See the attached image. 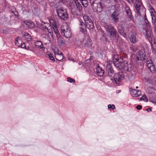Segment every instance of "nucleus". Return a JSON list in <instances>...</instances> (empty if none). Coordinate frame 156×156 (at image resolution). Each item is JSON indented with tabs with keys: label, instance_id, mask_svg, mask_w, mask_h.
<instances>
[{
	"label": "nucleus",
	"instance_id": "nucleus-12",
	"mask_svg": "<svg viewBox=\"0 0 156 156\" xmlns=\"http://www.w3.org/2000/svg\"><path fill=\"white\" fill-rule=\"evenodd\" d=\"M62 35L66 38H69L71 35V32L70 28H67L66 30L61 29L60 30Z\"/></svg>",
	"mask_w": 156,
	"mask_h": 156
},
{
	"label": "nucleus",
	"instance_id": "nucleus-37",
	"mask_svg": "<svg viewBox=\"0 0 156 156\" xmlns=\"http://www.w3.org/2000/svg\"><path fill=\"white\" fill-rule=\"evenodd\" d=\"M82 1H80L82 5L85 7H87L88 5L87 0H83Z\"/></svg>",
	"mask_w": 156,
	"mask_h": 156
},
{
	"label": "nucleus",
	"instance_id": "nucleus-47",
	"mask_svg": "<svg viewBox=\"0 0 156 156\" xmlns=\"http://www.w3.org/2000/svg\"><path fill=\"white\" fill-rule=\"evenodd\" d=\"M136 108L138 110H140L142 108V106L140 105H138L136 106Z\"/></svg>",
	"mask_w": 156,
	"mask_h": 156
},
{
	"label": "nucleus",
	"instance_id": "nucleus-17",
	"mask_svg": "<svg viewBox=\"0 0 156 156\" xmlns=\"http://www.w3.org/2000/svg\"><path fill=\"white\" fill-rule=\"evenodd\" d=\"M137 37V35L136 33H133L131 34L130 37V40L132 43L135 44L136 42Z\"/></svg>",
	"mask_w": 156,
	"mask_h": 156
},
{
	"label": "nucleus",
	"instance_id": "nucleus-53",
	"mask_svg": "<svg viewBox=\"0 0 156 156\" xmlns=\"http://www.w3.org/2000/svg\"><path fill=\"white\" fill-rule=\"evenodd\" d=\"M147 18V16H146V13H145V14L144 17V20L145 19H146Z\"/></svg>",
	"mask_w": 156,
	"mask_h": 156
},
{
	"label": "nucleus",
	"instance_id": "nucleus-11",
	"mask_svg": "<svg viewBox=\"0 0 156 156\" xmlns=\"http://www.w3.org/2000/svg\"><path fill=\"white\" fill-rule=\"evenodd\" d=\"M48 26L49 24L48 23L42 22L39 28L40 29L43 30V31H46L47 30L48 33L50 34L52 36V35L53 34V32L52 29L50 27V29H49L48 27Z\"/></svg>",
	"mask_w": 156,
	"mask_h": 156
},
{
	"label": "nucleus",
	"instance_id": "nucleus-22",
	"mask_svg": "<svg viewBox=\"0 0 156 156\" xmlns=\"http://www.w3.org/2000/svg\"><path fill=\"white\" fill-rule=\"evenodd\" d=\"M104 73L105 71L98 66L96 69L97 74L100 76H102L104 75Z\"/></svg>",
	"mask_w": 156,
	"mask_h": 156
},
{
	"label": "nucleus",
	"instance_id": "nucleus-40",
	"mask_svg": "<svg viewBox=\"0 0 156 156\" xmlns=\"http://www.w3.org/2000/svg\"><path fill=\"white\" fill-rule=\"evenodd\" d=\"M138 99H139L140 101L143 100L145 102H147L148 101L146 95H143L140 99L139 98H138Z\"/></svg>",
	"mask_w": 156,
	"mask_h": 156
},
{
	"label": "nucleus",
	"instance_id": "nucleus-23",
	"mask_svg": "<svg viewBox=\"0 0 156 156\" xmlns=\"http://www.w3.org/2000/svg\"><path fill=\"white\" fill-rule=\"evenodd\" d=\"M73 1L74 2H75V3L76 5V6L78 10L80 12H82L83 10V8L81 4L78 2V0H73Z\"/></svg>",
	"mask_w": 156,
	"mask_h": 156
},
{
	"label": "nucleus",
	"instance_id": "nucleus-63",
	"mask_svg": "<svg viewBox=\"0 0 156 156\" xmlns=\"http://www.w3.org/2000/svg\"><path fill=\"white\" fill-rule=\"evenodd\" d=\"M136 88H138V87H136Z\"/></svg>",
	"mask_w": 156,
	"mask_h": 156
},
{
	"label": "nucleus",
	"instance_id": "nucleus-3",
	"mask_svg": "<svg viewBox=\"0 0 156 156\" xmlns=\"http://www.w3.org/2000/svg\"><path fill=\"white\" fill-rule=\"evenodd\" d=\"M148 52H146L144 50L139 51L136 54L135 61L136 62L143 61L147 59V54Z\"/></svg>",
	"mask_w": 156,
	"mask_h": 156
},
{
	"label": "nucleus",
	"instance_id": "nucleus-32",
	"mask_svg": "<svg viewBox=\"0 0 156 156\" xmlns=\"http://www.w3.org/2000/svg\"><path fill=\"white\" fill-rule=\"evenodd\" d=\"M52 25L53 26H54V27H55V29H54L55 33L56 34L57 36V35H59L60 34V33L57 29V27H55L56 26V22H54L52 23Z\"/></svg>",
	"mask_w": 156,
	"mask_h": 156
},
{
	"label": "nucleus",
	"instance_id": "nucleus-48",
	"mask_svg": "<svg viewBox=\"0 0 156 156\" xmlns=\"http://www.w3.org/2000/svg\"><path fill=\"white\" fill-rule=\"evenodd\" d=\"M26 45L24 43H23L21 44V45L20 46V47H21L22 48H24L25 47Z\"/></svg>",
	"mask_w": 156,
	"mask_h": 156
},
{
	"label": "nucleus",
	"instance_id": "nucleus-28",
	"mask_svg": "<svg viewBox=\"0 0 156 156\" xmlns=\"http://www.w3.org/2000/svg\"><path fill=\"white\" fill-rule=\"evenodd\" d=\"M95 7H97V11L99 12H101L103 11V7L102 5V4L101 2L99 4L97 5Z\"/></svg>",
	"mask_w": 156,
	"mask_h": 156
},
{
	"label": "nucleus",
	"instance_id": "nucleus-34",
	"mask_svg": "<svg viewBox=\"0 0 156 156\" xmlns=\"http://www.w3.org/2000/svg\"><path fill=\"white\" fill-rule=\"evenodd\" d=\"M47 55L48 56V57L51 60L53 61L54 62L55 61V60L53 56V54L51 53L50 52H47Z\"/></svg>",
	"mask_w": 156,
	"mask_h": 156
},
{
	"label": "nucleus",
	"instance_id": "nucleus-55",
	"mask_svg": "<svg viewBox=\"0 0 156 156\" xmlns=\"http://www.w3.org/2000/svg\"><path fill=\"white\" fill-rule=\"evenodd\" d=\"M144 22H147V21H148V20L147 19V18L146 19H145L144 20Z\"/></svg>",
	"mask_w": 156,
	"mask_h": 156
},
{
	"label": "nucleus",
	"instance_id": "nucleus-7",
	"mask_svg": "<svg viewBox=\"0 0 156 156\" xmlns=\"http://www.w3.org/2000/svg\"><path fill=\"white\" fill-rule=\"evenodd\" d=\"M83 17L86 27L89 30L93 29L94 26V23L90 17L87 15H84L83 16Z\"/></svg>",
	"mask_w": 156,
	"mask_h": 156
},
{
	"label": "nucleus",
	"instance_id": "nucleus-62",
	"mask_svg": "<svg viewBox=\"0 0 156 156\" xmlns=\"http://www.w3.org/2000/svg\"><path fill=\"white\" fill-rule=\"evenodd\" d=\"M58 54H61V52H60V53H58Z\"/></svg>",
	"mask_w": 156,
	"mask_h": 156
},
{
	"label": "nucleus",
	"instance_id": "nucleus-14",
	"mask_svg": "<svg viewBox=\"0 0 156 156\" xmlns=\"http://www.w3.org/2000/svg\"><path fill=\"white\" fill-rule=\"evenodd\" d=\"M119 15L118 11L115 10L111 15L110 16L112 20L116 23H118L119 21V18L118 17Z\"/></svg>",
	"mask_w": 156,
	"mask_h": 156
},
{
	"label": "nucleus",
	"instance_id": "nucleus-51",
	"mask_svg": "<svg viewBox=\"0 0 156 156\" xmlns=\"http://www.w3.org/2000/svg\"><path fill=\"white\" fill-rule=\"evenodd\" d=\"M29 47L28 46L26 45L25 46V49L26 50H28L29 49Z\"/></svg>",
	"mask_w": 156,
	"mask_h": 156
},
{
	"label": "nucleus",
	"instance_id": "nucleus-1",
	"mask_svg": "<svg viewBox=\"0 0 156 156\" xmlns=\"http://www.w3.org/2000/svg\"><path fill=\"white\" fill-rule=\"evenodd\" d=\"M112 61L110 60L107 61L106 68V76L109 77L111 80H113L117 84H119L124 79V76L123 73L119 72L114 75V71L112 65Z\"/></svg>",
	"mask_w": 156,
	"mask_h": 156
},
{
	"label": "nucleus",
	"instance_id": "nucleus-44",
	"mask_svg": "<svg viewBox=\"0 0 156 156\" xmlns=\"http://www.w3.org/2000/svg\"><path fill=\"white\" fill-rule=\"evenodd\" d=\"M67 81L68 82H69L70 83H72L73 82L75 83V80L74 79L71 78L70 77H69L67 78Z\"/></svg>",
	"mask_w": 156,
	"mask_h": 156
},
{
	"label": "nucleus",
	"instance_id": "nucleus-61",
	"mask_svg": "<svg viewBox=\"0 0 156 156\" xmlns=\"http://www.w3.org/2000/svg\"><path fill=\"white\" fill-rule=\"evenodd\" d=\"M62 2L65 1V0H60Z\"/></svg>",
	"mask_w": 156,
	"mask_h": 156
},
{
	"label": "nucleus",
	"instance_id": "nucleus-16",
	"mask_svg": "<svg viewBox=\"0 0 156 156\" xmlns=\"http://www.w3.org/2000/svg\"><path fill=\"white\" fill-rule=\"evenodd\" d=\"M56 12L57 14L59 17L61 16L63 12H65V9H63L62 7H61L56 6L55 7Z\"/></svg>",
	"mask_w": 156,
	"mask_h": 156
},
{
	"label": "nucleus",
	"instance_id": "nucleus-19",
	"mask_svg": "<svg viewBox=\"0 0 156 156\" xmlns=\"http://www.w3.org/2000/svg\"><path fill=\"white\" fill-rule=\"evenodd\" d=\"M90 5L93 8H95L96 5L101 2V0H89Z\"/></svg>",
	"mask_w": 156,
	"mask_h": 156
},
{
	"label": "nucleus",
	"instance_id": "nucleus-24",
	"mask_svg": "<svg viewBox=\"0 0 156 156\" xmlns=\"http://www.w3.org/2000/svg\"><path fill=\"white\" fill-rule=\"evenodd\" d=\"M34 44L35 46L38 48H40L41 49L43 50H44L45 49L44 47L43 46V45L41 42L40 41H36L35 42Z\"/></svg>",
	"mask_w": 156,
	"mask_h": 156
},
{
	"label": "nucleus",
	"instance_id": "nucleus-60",
	"mask_svg": "<svg viewBox=\"0 0 156 156\" xmlns=\"http://www.w3.org/2000/svg\"><path fill=\"white\" fill-rule=\"evenodd\" d=\"M91 58H92V57L91 56L90 57V58H89L88 59H87V60H90V59H91Z\"/></svg>",
	"mask_w": 156,
	"mask_h": 156
},
{
	"label": "nucleus",
	"instance_id": "nucleus-41",
	"mask_svg": "<svg viewBox=\"0 0 156 156\" xmlns=\"http://www.w3.org/2000/svg\"><path fill=\"white\" fill-rule=\"evenodd\" d=\"M148 9L150 10V12L151 11L154 12V10L152 7V6L150 4H148Z\"/></svg>",
	"mask_w": 156,
	"mask_h": 156
},
{
	"label": "nucleus",
	"instance_id": "nucleus-57",
	"mask_svg": "<svg viewBox=\"0 0 156 156\" xmlns=\"http://www.w3.org/2000/svg\"><path fill=\"white\" fill-rule=\"evenodd\" d=\"M114 1H115L116 2H119L120 1V0H114Z\"/></svg>",
	"mask_w": 156,
	"mask_h": 156
},
{
	"label": "nucleus",
	"instance_id": "nucleus-29",
	"mask_svg": "<svg viewBox=\"0 0 156 156\" xmlns=\"http://www.w3.org/2000/svg\"><path fill=\"white\" fill-rule=\"evenodd\" d=\"M145 79L146 82L149 83H151L152 82L153 79L151 76L149 75H147L145 76Z\"/></svg>",
	"mask_w": 156,
	"mask_h": 156
},
{
	"label": "nucleus",
	"instance_id": "nucleus-15",
	"mask_svg": "<svg viewBox=\"0 0 156 156\" xmlns=\"http://www.w3.org/2000/svg\"><path fill=\"white\" fill-rule=\"evenodd\" d=\"M130 90L132 92V95L133 96L135 97H138L141 95V91L139 90H136L135 89H133L132 88H130Z\"/></svg>",
	"mask_w": 156,
	"mask_h": 156
},
{
	"label": "nucleus",
	"instance_id": "nucleus-46",
	"mask_svg": "<svg viewBox=\"0 0 156 156\" xmlns=\"http://www.w3.org/2000/svg\"><path fill=\"white\" fill-rule=\"evenodd\" d=\"M151 14V18L154 16H156V15H155V12L154 11V12L151 11V12H150Z\"/></svg>",
	"mask_w": 156,
	"mask_h": 156
},
{
	"label": "nucleus",
	"instance_id": "nucleus-33",
	"mask_svg": "<svg viewBox=\"0 0 156 156\" xmlns=\"http://www.w3.org/2000/svg\"><path fill=\"white\" fill-rule=\"evenodd\" d=\"M87 27L86 26L83 27H80V31L83 33L84 35L87 34Z\"/></svg>",
	"mask_w": 156,
	"mask_h": 156
},
{
	"label": "nucleus",
	"instance_id": "nucleus-8",
	"mask_svg": "<svg viewBox=\"0 0 156 156\" xmlns=\"http://www.w3.org/2000/svg\"><path fill=\"white\" fill-rule=\"evenodd\" d=\"M144 24L145 25L146 27L145 28V30L146 33L145 34L146 38V39L150 38L151 36V23L149 21L145 22H144Z\"/></svg>",
	"mask_w": 156,
	"mask_h": 156
},
{
	"label": "nucleus",
	"instance_id": "nucleus-58",
	"mask_svg": "<svg viewBox=\"0 0 156 156\" xmlns=\"http://www.w3.org/2000/svg\"><path fill=\"white\" fill-rule=\"evenodd\" d=\"M48 0L50 2H53L54 1H55V0Z\"/></svg>",
	"mask_w": 156,
	"mask_h": 156
},
{
	"label": "nucleus",
	"instance_id": "nucleus-5",
	"mask_svg": "<svg viewBox=\"0 0 156 156\" xmlns=\"http://www.w3.org/2000/svg\"><path fill=\"white\" fill-rule=\"evenodd\" d=\"M142 5V2L139 0H136L135 3V9L136 10V12L139 16H140V12L142 10L143 12L146 11V9Z\"/></svg>",
	"mask_w": 156,
	"mask_h": 156
},
{
	"label": "nucleus",
	"instance_id": "nucleus-10",
	"mask_svg": "<svg viewBox=\"0 0 156 156\" xmlns=\"http://www.w3.org/2000/svg\"><path fill=\"white\" fill-rule=\"evenodd\" d=\"M91 42L89 36L88 35L86 36L83 39V47L85 48H90L92 47Z\"/></svg>",
	"mask_w": 156,
	"mask_h": 156
},
{
	"label": "nucleus",
	"instance_id": "nucleus-27",
	"mask_svg": "<svg viewBox=\"0 0 156 156\" xmlns=\"http://www.w3.org/2000/svg\"><path fill=\"white\" fill-rule=\"evenodd\" d=\"M118 32L121 35L123 36L125 38H126L127 35L126 33L124 32L123 28L121 27L120 29H118Z\"/></svg>",
	"mask_w": 156,
	"mask_h": 156
},
{
	"label": "nucleus",
	"instance_id": "nucleus-35",
	"mask_svg": "<svg viewBox=\"0 0 156 156\" xmlns=\"http://www.w3.org/2000/svg\"><path fill=\"white\" fill-rule=\"evenodd\" d=\"M130 49L133 52H136L138 49L137 47L134 45H132L130 47Z\"/></svg>",
	"mask_w": 156,
	"mask_h": 156
},
{
	"label": "nucleus",
	"instance_id": "nucleus-30",
	"mask_svg": "<svg viewBox=\"0 0 156 156\" xmlns=\"http://www.w3.org/2000/svg\"><path fill=\"white\" fill-rule=\"evenodd\" d=\"M100 39L101 41L105 44L107 43L108 42H109L108 37L106 36V35L101 36V37Z\"/></svg>",
	"mask_w": 156,
	"mask_h": 156
},
{
	"label": "nucleus",
	"instance_id": "nucleus-2",
	"mask_svg": "<svg viewBox=\"0 0 156 156\" xmlns=\"http://www.w3.org/2000/svg\"><path fill=\"white\" fill-rule=\"evenodd\" d=\"M104 27L106 31L108 33V36L111 39H114L116 38L117 36H119L116 29L112 25H106Z\"/></svg>",
	"mask_w": 156,
	"mask_h": 156
},
{
	"label": "nucleus",
	"instance_id": "nucleus-64",
	"mask_svg": "<svg viewBox=\"0 0 156 156\" xmlns=\"http://www.w3.org/2000/svg\"><path fill=\"white\" fill-rule=\"evenodd\" d=\"M50 23H51V21H50Z\"/></svg>",
	"mask_w": 156,
	"mask_h": 156
},
{
	"label": "nucleus",
	"instance_id": "nucleus-45",
	"mask_svg": "<svg viewBox=\"0 0 156 156\" xmlns=\"http://www.w3.org/2000/svg\"><path fill=\"white\" fill-rule=\"evenodd\" d=\"M108 109L111 108L112 110H114L115 108V105L113 104H112V105H111V104H109L108 105Z\"/></svg>",
	"mask_w": 156,
	"mask_h": 156
},
{
	"label": "nucleus",
	"instance_id": "nucleus-36",
	"mask_svg": "<svg viewBox=\"0 0 156 156\" xmlns=\"http://www.w3.org/2000/svg\"><path fill=\"white\" fill-rule=\"evenodd\" d=\"M156 21V16H154L152 18V23L154 25V27L156 29V25H155V22Z\"/></svg>",
	"mask_w": 156,
	"mask_h": 156
},
{
	"label": "nucleus",
	"instance_id": "nucleus-21",
	"mask_svg": "<svg viewBox=\"0 0 156 156\" xmlns=\"http://www.w3.org/2000/svg\"><path fill=\"white\" fill-rule=\"evenodd\" d=\"M23 36L24 37L25 41L29 42L32 40V37L27 32L24 33Z\"/></svg>",
	"mask_w": 156,
	"mask_h": 156
},
{
	"label": "nucleus",
	"instance_id": "nucleus-59",
	"mask_svg": "<svg viewBox=\"0 0 156 156\" xmlns=\"http://www.w3.org/2000/svg\"><path fill=\"white\" fill-rule=\"evenodd\" d=\"M151 102H152L153 103H155V104H156V102L155 101H151Z\"/></svg>",
	"mask_w": 156,
	"mask_h": 156
},
{
	"label": "nucleus",
	"instance_id": "nucleus-43",
	"mask_svg": "<svg viewBox=\"0 0 156 156\" xmlns=\"http://www.w3.org/2000/svg\"><path fill=\"white\" fill-rule=\"evenodd\" d=\"M119 51V53L120 54H122L123 55H126V52L123 49L121 48V49H120Z\"/></svg>",
	"mask_w": 156,
	"mask_h": 156
},
{
	"label": "nucleus",
	"instance_id": "nucleus-20",
	"mask_svg": "<svg viewBox=\"0 0 156 156\" xmlns=\"http://www.w3.org/2000/svg\"><path fill=\"white\" fill-rule=\"evenodd\" d=\"M26 24L27 25L28 27L30 29L34 28L35 27V25L34 22L32 21L26 20Z\"/></svg>",
	"mask_w": 156,
	"mask_h": 156
},
{
	"label": "nucleus",
	"instance_id": "nucleus-6",
	"mask_svg": "<svg viewBox=\"0 0 156 156\" xmlns=\"http://www.w3.org/2000/svg\"><path fill=\"white\" fill-rule=\"evenodd\" d=\"M119 66L116 68L121 69L122 68L124 71H130L131 70L132 65L131 63L128 64L126 61H125L123 59L122 62L119 64Z\"/></svg>",
	"mask_w": 156,
	"mask_h": 156
},
{
	"label": "nucleus",
	"instance_id": "nucleus-13",
	"mask_svg": "<svg viewBox=\"0 0 156 156\" xmlns=\"http://www.w3.org/2000/svg\"><path fill=\"white\" fill-rule=\"evenodd\" d=\"M125 10L127 16L129 19L130 20H133V16L132 15L130 8L128 5H126L125 6Z\"/></svg>",
	"mask_w": 156,
	"mask_h": 156
},
{
	"label": "nucleus",
	"instance_id": "nucleus-56",
	"mask_svg": "<svg viewBox=\"0 0 156 156\" xmlns=\"http://www.w3.org/2000/svg\"><path fill=\"white\" fill-rule=\"evenodd\" d=\"M144 22H147V21H148V20L147 19V18L146 19H145L144 20Z\"/></svg>",
	"mask_w": 156,
	"mask_h": 156
},
{
	"label": "nucleus",
	"instance_id": "nucleus-31",
	"mask_svg": "<svg viewBox=\"0 0 156 156\" xmlns=\"http://www.w3.org/2000/svg\"><path fill=\"white\" fill-rule=\"evenodd\" d=\"M61 54H57L55 55V59L58 61H61L63 58V56L62 53L61 52Z\"/></svg>",
	"mask_w": 156,
	"mask_h": 156
},
{
	"label": "nucleus",
	"instance_id": "nucleus-54",
	"mask_svg": "<svg viewBox=\"0 0 156 156\" xmlns=\"http://www.w3.org/2000/svg\"><path fill=\"white\" fill-rule=\"evenodd\" d=\"M154 44H155V45L154 46V49L156 51V43H155Z\"/></svg>",
	"mask_w": 156,
	"mask_h": 156
},
{
	"label": "nucleus",
	"instance_id": "nucleus-50",
	"mask_svg": "<svg viewBox=\"0 0 156 156\" xmlns=\"http://www.w3.org/2000/svg\"><path fill=\"white\" fill-rule=\"evenodd\" d=\"M150 110V111L151 112H152V110H151V108H148L147 109H146V110L148 112H149V110Z\"/></svg>",
	"mask_w": 156,
	"mask_h": 156
},
{
	"label": "nucleus",
	"instance_id": "nucleus-18",
	"mask_svg": "<svg viewBox=\"0 0 156 156\" xmlns=\"http://www.w3.org/2000/svg\"><path fill=\"white\" fill-rule=\"evenodd\" d=\"M10 12L14 14V15L15 16V18H16L17 19H19V13L16 10V8L11 7Z\"/></svg>",
	"mask_w": 156,
	"mask_h": 156
},
{
	"label": "nucleus",
	"instance_id": "nucleus-9",
	"mask_svg": "<svg viewBox=\"0 0 156 156\" xmlns=\"http://www.w3.org/2000/svg\"><path fill=\"white\" fill-rule=\"evenodd\" d=\"M123 58L120 57L117 54H115L112 56V62L114 65L116 67L119 66V64L122 62Z\"/></svg>",
	"mask_w": 156,
	"mask_h": 156
},
{
	"label": "nucleus",
	"instance_id": "nucleus-39",
	"mask_svg": "<svg viewBox=\"0 0 156 156\" xmlns=\"http://www.w3.org/2000/svg\"><path fill=\"white\" fill-rule=\"evenodd\" d=\"M79 21L80 22L79 26H80V28L83 27H85V26H86L85 23L82 21V20H79Z\"/></svg>",
	"mask_w": 156,
	"mask_h": 156
},
{
	"label": "nucleus",
	"instance_id": "nucleus-38",
	"mask_svg": "<svg viewBox=\"0 0 156 156\" xmlns=\"http://www.w3.org/2000/svg\"><path fill=\"white\" fill-rule=\"evenodd\" d=\"M58 39L60 41L61 44H65L66 41L61 36H60L58 38Z\"/></svg>",
	"mask_w": 156,
	"mask_h": 156
},
{
	"label": "nucleus",
	"instance_id": "nucleus-42",
	"mask_svg": "<svg viewBox=\"0 0 156 156\" xmlns=\"http://www.w3.org/2000/svg\"><path fill=\"white\" fill-rule=\"evenodd\" d=\"M77 46L79 47L82 44H83V40L82 41H78L77 42Z\"/></svg>",
	"mask_w": 156,
	"mask_h": 156
},
{
	"label": "nucleus",
	"instance_id": "nucleus-52",
	"mask_svg": "<svg viewBox=\"0 0 156 156\" xmlns=\"http://www.w3.org/2000/svg\"><path fill=\"white\" fill-rule=\"evenodd\" d=\"M74 14L75 15V16H79V15L77 13L75 12L74 13Z\"/></svg>",
	"mask_w": 156,
	"mask_h": 156
},
{
	"label": "nucleus",
	"instance_id": "nucleus-26",
	"mask_svg": "<svg viewBox=\"0 0 156 156\" xmlns=\"http://www.w3.org/2000/svg\"><path fill=\"white\" fill-rule=\"evenodd\" d=\"M59 18L64 20H66L68 19V15L66 10L65 11V12H63L61 16H60Z\"/></svg>",
	"mask_w": 156,
	"mask_h": 156
},
{
	"label": "nucleus",
	"instance_id": "nucleus-25",
	"mask_svg": "<svg viewBox=\"0 0 156 156\" xmlns=\"http://www.w3.org/2000/svg\"><path fill=\"white\" fill-rule=\"evenodd\" d=\"M15 43L16 46L20 47V46L22 44V42L20 37L18 36L16 37L15 41Z\"/></svg>",
	"mask_w": 156,
	"mask_h": 156
},
{
	"label": "nucleus",
	"instance_id": "nucleus-49",
	"mask_svg": "<svg viewBox=\"0 0 156 156\" xmlns=\"http://www.w3.org/2000/svg\"><path fill=\"white\" fill-rule=\"evenodd\" d=\"M101 35L102 36H103L104 35H106L104 31L103 30H101Z\"/></svg>",
	"mask_w": 156,
	"mask_h": 156
},
{
	"label": "nucleus",
	"instance_id": "nucleus-4",
	"mask_svg": "<svg viewBox=\"0 0 156 156\" xmlns=\"http://www.w3.org/2000/svg\"><path fill=\"white\" fill-rule=\"evenodd\" d=\"M150 55L151 53L149 52H148L147 54V66L152 73H155L156 72V69L152 61L151 58L150 56Z\"/></svg>",
	"mask_w": 156,
	"mask_h": 156
}]
</instances>
